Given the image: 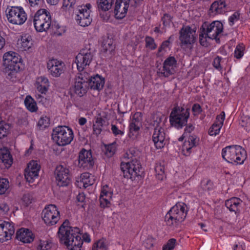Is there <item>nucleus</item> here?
<instances>
[{"label":"nucleus","instance_id":"obj_1","mask_svg":"<svg viewBox=\"0 0 250 250\" xmlns=\"http://www.w3.org/2000/svg\"><path fill=\"white\" fill-rule=\"evenodd\" d=\"M68 224L69 221L66 220L59 228L58 234L60 241L70 250H80L83 245L80 229Z\"/></svg>","mask_w":250,"mask_h":250},{"label":"nucleus","instance_id":"obj_2","mask_svg":"<svg viewBox=\"0 0 250 250\" xmlns=\"http://www.w3.org/2000/svg\"><path fill=\"white\" fill-rule=\"evenodd\" d=\"M199 41L202 46H207V39L219 40L218 38L222 33L223 25L219 21H214L210 24L204 23L201 28Z\"/></svg>","mask_w":250,"mask_h":250},{"label":"nucleus","instance_id":"obj_3","mask_svg":"<svg viewBox=\"0 0 250 250\" xmlns=\"http://www.w3.org/2000/svg\"><path fill=\"white\" fill-rule=\"evenodd\" d=\"M222 157L230 163L242 164L247 158L246 151L238 145L229 146L222 150Z\"/></svg>","mask_w":250,"mask_h":250},{"label":"nucleus","instance_id":"obj_4","mask_svg":"<svg viewBox=\"0 0 250 250\" xmlns=\"http://www.w3.org/2000/svg\"><path fill=\"white\" fill-rule=\"evenodd\" d=\"M187 209L186 205L180 203L171 208L165 217V222L169 226H176L185 219Z\"/></svg>","mask_w":250,"mask_h":250},{"label":"nucleus","instance_id":"obj_5","mask_svg":"<svg viewBox=\"0 0 250 250\" xmlns=\"http://www.w3.org/2000/svg\"><path fill=\"white\" fill-rule=\"evenodd\" d=\"M73 138V132L68 126H58L53 130L52 139L59 146H64L70 144Z\"/></svg>","mask_w":250,"mask_h":250},{"label":"nucleus","instance_id":"obj_6","mask_svg":"<svg viewBox=\"0 0 250 250\" xmlns=\"http://www.w3.org/2000/svg\"><path fill=\"white\" fill-rule=\"evenodd\" d=\"M189 111L188 108L175 107L171 111L169 116L171 125L178 129L182 128L187 123L189 116Z\"/></svg>","mask_w":250,"mask_h":250},{"label":"nucleus","instance_id":"obj_7","mask_svg":"<svg viewBox=\"0 0 250 250\" xmlns=\"http://www.w3.org/2000/svg\"><path fill=\"white\" fill-rule=\"evenodd\" d=\"M52 22L50 12L45 9L39 10L34 17V25L38 32H42L49 28Z\"/></svg>","mask_w":250,"mask_h":250},{"label":"nucleus","instance_id":"obj_8","mask_svg":"<svg viewBox=\"0 0 250 250\" xmlns=\"http://www.w3.org/2000/svg\"><path fill=\"white\" fill-rule=\"evenodd\" d=\"M9 22L14 25H22L27 20V14L21 6H11L6 10Z\"/></svg>","mask_w":250,"mask_h":250},{"label":"nucleus","instance_id":"obj_9","mask_svg":"<svg viewBox=\"0 0 250 250\" xmlns=\"http://www.w3.org/2000/svg\"><path fill=\"white\" fill-rule=\"evenodd\" d=\"M3 71L8 76L13 75L20 69L19 63L20 59L15 52H9L4 54L3 57Z\"/></svg>","mask_w":250,"mask_h":250},{"label":"nucleus","instance_id":"obj_10","mask_svg":"<svg viewBox=\"0 0 250 250\" xmlns=\"http://www.w3.org/2000/svg\"><path fill=\"white\" fill-rule=\"evenodd\" d=\"M153 125L155 126L152 135V140L156 147L158 149L163 148L167 141L166 139V133L164 123L161 122L160 118L157 117L154 121Z\"/></svg>","mask_w":250,"mask_h":250},{"label":"nucleus","instance_id":"obj_11","mask_svg":"<svg viewBox=\"0 0 250 250\" xmlns=\"http://www.w3.org/2000/svg\"><path fill=\"white\" fill-rule=\"evenodd\" d=\"M89 74L85 71L78 74L75 78L74 89L75 93L80 97L86 93L89 87Z\"/></svg>","mask_w":250,"mask_h":250},{"label":"nucleus","instance_id":"obj_12","mask_svg":"<svg viewBox=\"0 0 250 250\" xmlns=\"http://www.w3.org/2000/svg\"><path fill=\"white\" fill-rule=\"evenodd\" d=\"M121 168L124 173V177L132 179L140 175L141 166L138 160L134 159L131 161L122 162Z\"/></svg>","mask_w":250,"mask_h":250},{"label":"nucleus","instance_id":"obj_13","mask_svg":"<svg viewBox=\"0 0 250 250\" xmlns=\"http://www.w3.org/2000/svg\"><path fill=\"white\" fill-rule=\"evenodd\" d=\"M42 217L46 224L52 226L56 224L59 220L60 212L55 205H49L43 210Z\"/></svg>","mask_w":250,"mask_h":250},{"label":"nucleus","instance_id":"obj_14","mask_svg":"<svg viewBox=\"0 0 250 250\" xmlns=\"http://www.w3.org/2000/svg\"><path fill=\"white\" fill-rule=\"evenodd\" d=\"M93 59V55L90 49H83L75 58V62L79 72H82L89 66Z\"/></svg>","mask_w":250,"mask_h":250},{"label":"nucleus","instance_id":"obj_15","mask_svg":"<svg viewBox=\"0 0 250 250\" xmlns=\"http://www.w3.org/2000/svg\"><path fill=\"white\" fill-rule=\"evenodd\" d=\"M91 8V5L89 3L79 7L75 19L80 25L85 27L91 23L92 20L90 16Z\"/></svg>","mask_w":250,"mask_h":250},{"label":"nucleus","instance_id":"obj_16","mask_svg":"<svg viewBox=\"0 0 250 250\" xmlns=\"http://www.w3.org/2000/svg\"><path fill=\"white\" fill-rule=\"evenodd\" d=\"M179 39L181 46L187 47L194 43L196 40V31L189 26L183 27L180 32Z\"/></svg>","mask_w":250,"mask_h":250},{"label":"nucleus","instance_id":"obj_17","mask_svg":"<svg viewBox=\"0 0 250 250\" xmlns=\"http://www.w3.org/2000/svg\"><path fill=\"white\" fill-rule=\"evenodd\" d=\"M56 179L57 185L59 187H65L70 182L69 170L62 165L57 167L55 171Z\"/></svg>","mask_w":250,"mask_h":250},{"label":"nucleus","instance_id":"obj_18","mask_svg":"<svg viewBox=\"0 0 250 250\" xmlns=\"http://www.w3.org/2000/svg\"><path fill=\"white\" fill-rule=\"evenodd\" d=\"M176 60L173 57L167 58L164 62L162 69H159L158 73L160 77H167L173 74L176 66Z\"/></svg>","mask_w":250,"mask_h":250},{"label":"nucleus","instance_id":"obj_19","mask_svg":"<svg viewBox=\"0 0 250 250\" xmlns=\"http://www.w3.org/2000/svg\"><path fill=\"white\" fill-rule=\"evenodd\" d=\"M131 0H116L114 7V15L117 19H122L126 15Z\"/></svg>","mask_w":250,"mask_h":250},{"label":"nucleus","instance_id":"obj_20","mask_svg":"<svg viewBox=\"0 0 250 250\" xmlns=\"http://www.w3.org/2000/svg\"><path fill=\"white\" fill-rule=\"evenodd\" d=\"M15 232L13 225L6 221H0V242L6 241L11 238Z\"/></svg>","mask_w":250,"mask_h":250},{"label":"nucleus","instance_id":"obj_21","mask_svg":"<svg viewBox=\"0 0 250 250\" xmlns=\"http://www.w3.org/2000/svg\"><path fill=\"white\" fill-rule=\"evenodd\" d=\"M47 67L52 76L57 77L63 72L64 64L62 61L52 59L48 62Z\"/></svg>","mask_w":250,"mask_h":250},{"label":"nucleus","instance_id":"obj_22","mask_svg":"<svg viewBox=\"0 0 250 250\" xmlns=\"http://www.w3.org/2000/svg\"><path fill=\"white\" fill-rule=\"evenodd\" d=\"M79 166L88 169L92 167L94 162L91 152L83 149L79 155Z\"/></svg>","mask_w":250,"mask_h":250},{"label":"nucleus","instance_id":"obj_23","mask_svg":"<svg viewBox=\"0 0 250 250\" xmlns=\"http://www.w3.org/2000/svg\"><path fill=\"white\" fill-rule=\"evenodd\" d=\"M112 195V191L107 185L103 186L99 199L102 208H105L109 206Z\"/></svg>","mask_w":250,"mask_h":250},{"label":"nucleus","instance_id":"obj_24","mask_svg":"<svg viewBox=\"0 0 250 250\" xmlns=\"http://www.w3.org/2000/svg\"><path fill=\"white\" fill-rule=\"evenodd\" d=\"M225 119V113L224 111L217 116L214 123L210 126L208 130V134L210 136H216L220 133Z\"/></svg>","mask_w":250,"mask_h":250},{"label":"nucleus","instance_id":"obj_25","mask_svg":"<svg viewBox=\"0 0 250 250\" xmlns=\"http://www.w3.org/2000/svg\"><path fill=\"white\" fill-rule=\"evenodd\" d=\"M199 138L195 135H190L188 140H186L182 147L184 155H188L191 153V149L196 146L199 143Z\"/></svg>","mask_w":250,"mask_h":250},{"label":"nucleus","instance_id":"obj_26","mask_svg":"<svg viewBox=\"0 0 250 250\" xmlns=\"http://www.w3.org/2000/svg\"><path fill=\"white\" fill-rule=\"evenodd\" d=\"M16 238L24 243H30L33 241L34 236L29 229L22 228L17 231Z\"/></svg>","mask_w":250,"mask_h":250},{"label":"nucleus","instance_id":"obj_27","mask_svg":"<svg viewBox=\"0 0 250 250\" xmlns=\"http://www.w3.org/2000/svg\"><path fill=\"white\" fill-rule=\"evenodd\" d=\"M141 113L136 112L130 118L129 123V130L130 132H138L142 126Z\"/></svg>","mask_w":250,"mask_h":250},{"label":"nucleus","instance_id":"obj_28","mask_svg":"<svg viewBox=\"0 0 250 250\" xmlns=\"http://www.w3.org/2000/svg\"><path fill=\"white\" fill-rule=\"evenodd\" d=\"M33 44V42L31 37L26 34L22 35L17 42V47L21 51L29 50Z\"/></svg>","mask_w":250,"mask_h":250},{"label":"nucleus","instance_id":"obj_29","mask_svg":"<svg viewBox=\"0 0 250 250\" xmlns=\"http://www.w3.org/2000/svg\"><path fill=\"white\" fill-rule=\"evenodd\" d=\"M226 4L225 1L217 0L213 2L209 9V14L211 16H215L222 14L226 11Z\"/></svg>","mask_w":250,"mask_h":250},{"label":"nucleus","instance_id":"obj_30","mask_svg":"<svg viewBox=\"0 0 250 250\" xmlns=\"http://www.w3.org/2000/svg\"><path fill=\"white\" fill-rule=\"evenodd\" d=\"M88 83L89 87H90L91 89L99 90L104 87V79L98 75L94 77H92L89 75Z\"/></svg>","mask_w":250,"mask_h":250},{"label":"nucleus","instance_id":"obj_31","mask_svg":"<svg viewBox=\"0 0 250 250\" xmlns=\"http://www.w3.org/2000/svg\"><path fill=\"white\" fill-rule=\"evenodd\" d=\"M35 85L40 92L45 94L48 90L49 82L46 77L41 76L37 78Z\"/></svg>","mask_w":250,"mask_h":250},{"label":"nucleus","instance_id":"obj_32","mask_svg":"<svg viewBox=\"0 0 250 250\" xmlns=\"http://www.w3.org/2000/svg\"><path fill=\"white\" fill-rule=\"evenodd\" d=\"M242 202L240 198L232 197L226 201L225 206L230 211L234 212L236 213L239 211Z\"/></svg>","mask_w":250,"mask_h":250},{"label":"nucleus","instance_id":"obj_33","mask_svg":"<svg viewBox=\"0 0 250 250\" xmlns=\"http://www.w3.org/2000/svg\"><path fill=\"white\" fill-rule=\"evenodd\" d=\"M0 159L7 167H9L13 162L10 153L6 148L0 149Z\"/></svg>","mask_w":250,"mask_h":250},{"label":"nucleus","instance_id":"obj_34","mask_svg":"<svg viewBox=\"0 0 250 250\" xmlns=\"http://www.w3.org/2000/svg\"><path fill=\"white\" fill-rule=\"evenodd\" d=\"M115 48L113 42L108 40L104 42L101 51L105 54V57H111L114 54Z\"/></svg>","mask_w":250,"mask_h":250},{"label":"nucleus","instance_id":"obj_35","mask_svg":"<svg viewBox=\"0 0 250 250\" xmlns=\"http://www.w3.org/2000/svg\"><path fill=\"white\" fill-rule=\"evenodd\" d=\"M94 183L93 176L88 172L83 173L81 176L80 182V186L86 188L87 187L93 185Z\"/></svg>","mask_w":250,"mask_h":250},{"label":"nucleus","instance_id":"obj_36","mask_svg":"<svg viewBox=\"0 0 250 250\" xmlns=\"http://www.w3.org/2000/svg\"><path fill=\"white\" fill-rule=\"evenodd\" d=\"M24 104L27 109L30 112H36L38 109L36 103L34 99L29 95L26 97L24 100Z\"/></svg>","mask_w":250,"mask_h":250},{"label":"nucleus","instance_id":"obj_37","mask_svg":"<svg viewBox=\"0 0 250 250\" xmlns=\"http://www.w3.org/2000/svg\"><path fill=\"white\" fill-rule=\"evenodd\" d=\"M105 122L104 120L101 117H98L96 119L95 123L93 125V131L94 134L98 136L101 133L102 127Z\"/></svg>","mask_w":250,"mask_h":250},{"label":"nucleus","instance_id":"obj_38","mask_svg":"<svg viewBox=\"0 0 250 250\" xmlns=\"http://www.w3.org/2000/svg\"><path fill=\"white\" fill-rule=\"evenodd\" d=\"M239 124L246 131L249 132L250 130V118L249 116L243 114L241 117Z\"/></svg>","mask_w":250,"mask_h":250},{"label":"nucleus","instance_id":"obj_39","mask_svg":"<svg viewBox=\"0 0 250 250\" xmlns=\"http://www.w3.org/2000/svg\"><path fill=\"white\" fill-rule=\"evenodd\" d=\"M113 0H98L97 1L98 7L103 11L109 10L112 5Z\"/></svg>","mask_w":250,"mask_h":250},{"label":"nucleus","instance_id":"obj_40","mask_svg":"<svg viewBox=\"0 0 250 250\" xmlns=\"http://www.w3.org/2000/svg\"><path fill=\"white\" fill-rule=\"evenodd\" d=\"M92 250H107V245L104 240H99L93 244Z\"/></svg>","mask_w":250,"mask_h":250},{"label":"nucleus","instance_id":"obj_41","mask_svg":"<svg viewBox=\"0 0 250 250\" xmlns=\"http://www.w3.org/2000/svg\"><path fill=\"white\" fill-rule=\"evenodd\" d=\"M155 170L157 178L161 180H163L165 177V167L161 163L156 164L155 167Z\"/></svg>","mask_w":250,"mask_h":250},{"label":"nucleus","instance_id":"obj_42","mask_svg":"<svg viewBox=\"0 0 250 250\" xmlns=\"http://www.w3.org/2000/svg\"><path fill=\"white\" fill-rule=\"evenodd\" d=\"M105 154L108 157L112 156L115 153L116 149V143H113L105 146Z\"/></svg>","mask_w":250,"mask_h":250},{"label":"nucleus","instance_id":"obj_43","mask_svg":"<svg viewBox=\"0 0 250 250\" xmlns=\"http://www.w3.org/2000/svg\"><path fill=\"white\" fill-rule=\"evenodd\" d=\"M39 174L36 171H30L25 169L24 172L25 178L29 183H32L35 178L38 177Z\"/></svg>","mask_w":250,"mask_h":250},{"label":"nucleus","instance_id":"obj_44","mask_svg":"<svg viewBox=\"0 0 250 250\" xmlns=\"http://www.w3.org/2000/svg\"><path fill=\"white\" fill-rule=\"evenodd\" d=\"M245 46L243 43L238 44L234 50V56L237 59L241 58L244 55Z\"/></svg>","mask_w":250,"mask_h":250},{"label":"nucleus","instance_id":"obj_45","mask_svg":"<svg viewBox=\"0 0 250 250\" xmlns=\"http://www.w3.org/2000/svg\"><path fill=\"white\" fill-rule=\"evenodd\" d=\"M49 123L50 119L48 117L46 116L42 117L38 122V126L40 129L43 130L48 126Z\"/></svg>","mask_w":250,"mask_h":250},{"label":"nucleus","instance_id":"obj_46","mask_svg":"<svg viewBox=\"0 0 250 250\" xmlns=\"http://www.w3.org/2000/svg\"><path fill=\"white\" fill-rule=\"evenodd\" d=\"M146 47L150 50H154L157 47L154 40L150 36H146L145 38Z\"/></svg>","mask_w":250,"mask_h":250},{"label":"nucleus","instance_id":"obj_47","mask_svg":"<svg viewBox=\"0 0 250 250\" xmlns=\"http://www.w3.org/2000/svg\"><path fill=\"white\" fill-rule=\"evenodd\" d=\"M25 169L32 171H36L37 173L39 174L40 166L36 161L32 160L28 163L27 167Z\"/></svg>","mask_w":250,"mask_h":250},{"label":"nucleus","instance_id":"obj_48","mask_svg":"<svg viewBox=\"0 0 250 250\" xmlns=\"http://www.w3.org/2000/svg\"><path fill=\"white\" fill-rule=\"evenodd\" d=\"M52 247V244L48 241L40 240L38 245V250H49Z\"/></svg>","mask_w":250,"mask_h":250},{"label":"nucleus","instance_id":"obj_49","mask_svg":"<svg viewBox=\"0 0 250 250\" xmlns=\"http://www.w3.org/2000/svg\"><path fill=\"white\" fill-rule=\"evenodd\" d=\"M176 240L174 238L170 239L163 247V250H173L175 247Z\"/></svg>","mask_w":250,"mask_h":250},{"label":"nucleus","instance_id":"obj_50","mask_svg":"<svg viewBox=\"0 0 250 250\" xmlns=\"http://www.w3.org/2000/svg\"><path fill=\"white\" fill-rule=\"evenodd\" d=\"M212 187V183L210 180H203L201 183V188H202L204 191L211 190Z\"/></svg>","mask_w":250,"mask_h":250},{"label":"nucleus","instance_id":"obj_51","mask_svg":"<svg viewBox=\"0 0 250 250\" xmlns=\"http://www.w3.org/2000/svg\"><path fill=\"white\" fill-rule=\"evenodd\" d=\"M9 126L4 122H0V139L6 136Z\"/></svg>","mask_w":250,"mask_h":250},{"label":"nucleus","instance_id":"obj_52","mask_svg":"<svg viewBox=\"0 0 250 250\" xmlns=\"http://www.w3.org/2000/svg\"><path fill=\"white\" fill-rule=\"evenodd\" d=\"M33 200V196L31 194L25 193L22 198V201L25 206H28L32 202Z\"/></svg>","mask_w":250,"mask_h":250},{"label":"nucleus","instance_id":"obj_53","mask_svg":"<svg viewBox=\"0 0 250 250\" xmlns=\"http://www.w3.org/2000/svg\"><path fill=\"white\" fill-rule=\"evenodd\" d=\"M155 240L151 237H148L144 241L143 245L147 249H151L154 246Z\"/></svg>","mask_w":250,"mask_h":250},{"label":"nucleus","instance_id":"obj_54","mask_svg":"<svg viewBox=\"0 0 250 250\" xmlns=\"http://www.w3.org/2000/svg\"><path fill=\"white\" fill-rule=\"evenodd\" d=\"M9 210V206L5 202H0V216L6 215Z\"/></svg>","mask_w":250,"mask_h":250},{"label":"nucleus","instance_id":"obj_55","mask_svg":"<svg viewBox=\"0 0 250 250\" xmlns=\"http://www.w3.org/2000/svg\"><path fill=\"white\" fill-rule=\"evenodd\" d=\"M240 19V14L238 12H235L229 18V24L232 26Z\"/></svg>","mask_w":250,"mask_h":250},{"label":"nucleus","instance_id":"obj_56","mask_svg":"<svg viewBox=\"0 0 250 250\" xmlns=\"http://www.w3.org/2000/svg\"><path fill=\"white\" fill-rule=\"evenodd\" d=\"M222 58L221 57L216 56L213 61V65L217 69H222L221 63L222 62Z\"/></svg>","mask_w":250,"mask_h":250},{"label":"nucleus","instance_id":"obj_57","mask_svg":"<svg viewBox=\"0 0 250 250\" xmlns=\"http://www.w3.org/2000/svg\"><path fill=\"white\" fill-rule=\"evenodd\" d=\"M171 19L172 18L169 15L167 14H164V16L162 18L163 25L165 26H169L172 21Z\"/></svg>","mask_w":250,"mask_h":250},{"label":"nucleus","instance_id":"obj_58","mask_svg":"<svg viewBox=\"0 0 250 250\" xmlns=\"http://www.w3.org/2000/svg\"><path fill=\"white\" fill-rule=\"evenodd\" d=\"M192 111L194 116H198L202 112V109L199 104H195L192 106Z\"/></svg>","mask_w":250,"mask_h":250},{"label":"nucleus","instance_id":"obj_59","mask_svg":"<svg viewBox=\"0 0 250 250\" xmlns=\"http://www.w3.org/2000/svg\"><path fill=\"white\" fill-rule=\"evenodd\" d=\"M111 130L113 134L115 136H117L118 135H122L124 134V132L122 130H121V129H120L117 127V126L115 125H113V124L111 125Z\"/></svg>","mask_w":250,"mask_h":250},{"label":"nucleus","instance_id":"obj_60","mask_svg":"<svg viewBox=\"0 0 250 250\" xmlns=\"http://www.w3.org/2000/svg\"><path fill=\"white\" fill-rule=\"evenodd\" d=\"M173 40V36H170L168 40L164 41L162 43L161 46L159 47L158 51L159 52H161L163 50L165 49L166 48H167L170 43V41Z\"/></svg>","mask_w":250,"mask_h":250},{"label":"nucleus","instance_id":"obj_61","mask_svg":"<svg viewBox=\"0 0 250 250\" xmlns=\"http://www.w3.org/2000/svg\"><path fill=\"white\" fill-rule=\"evenodd\" d=\"M17 123L21 126H26L28 124L27 117L24 116L20 118L18 120Z\"/></svg>","mask_w":250,"mask_h":250},{"label":"nucleus","instance_id":"obj_62","mask_svg":"<svg viewBox=\"0 0 250 250\" xmlns=\"http://www.w3.org/2000/svg\"><path fill=\"white\" fill-rule=\"evenodd\" d=\"M194 126L192 124H188L185 128V132L183 135L186 137L188 134L191 133L194 130Z\"/></svg>","mask_w":250,"mask_h":250},{"label":"nucleus","instance_id":"obj_63","mask_svg":"<svg viewBox=\"0 0 250 250\" xmlns=\"http://www.w3.org/2000/svg\"><path fill=\"white\" fill-rule=\"evenodd\" d=\"M76 2V0H63V6L66 7H72Z\"/></svg>","mask_w":250,"mask_h":250},{"label":"nucleus","instance_id":"obj_64","mask_svg":"<svg viewBox=\"0 0 250 250\" xmlns=\"http://www.w3.org/2000/svg\"><path fill=\"white\" fill-rule=\"evenodd\" d=\"M143 0H131V6L137 7L141 4Z\"/></svg>","mask_w":250,"mask_h":250}]
</instances>
